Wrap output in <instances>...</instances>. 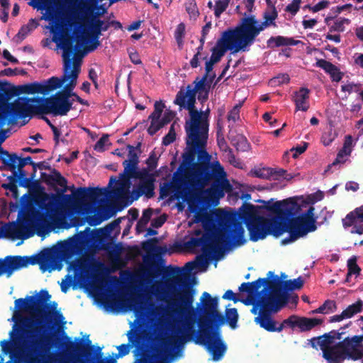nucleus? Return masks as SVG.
Listing matches in <instances>:
<instances>
[{"label":"nucleus","mask_w":363,"mask_h":363,"mask_svg":"<svg viewBox=\"0 0 363 363\" xmlns=\"http://www.w3.org/2000/svg\"><path fill=\"white\" fill-rule=\"evenodd\" d=\"M51 172L52 174L41 172V179L48 185H54L56 184L64 187V189L62 190L61 194H52L50 196L47 194H43L38 202V206L41 209L45 210L47 212H53L62 201H67L71 199V195L63 194L66 191L67 179L55 169H52Z\"/></svg>","instance_id":"9d476101"},{"label":"nucleus","mask_w":363,"mask_h":363,"mask_svg":"<svg viewBox=\"0 0 363 363\" xmlns=\"http://www.w3.org/2000/svg\"><path fill=\"white\" fill-rule=\"evenodd\" d=\"M233 145L237 150L246 151L250 147L247 138L242 135H238L235 139L232 140Z\"/></svg>","instance_id":"09e8293b"},{"label":"nucleus","mask_w":363,"mask_h":363,"mask_svg":"<svg viewBox=\"0 0 363 363\" xmlns=\"http://www.w3.org/2000/svg\"><path fill=\"white\" fill-rule=\"evenodd\" d=\"M64 52L62 54L64 60V75H66L67 81L63 89L58 92L69 99L72 95V91L75 88L77 82V78L80 72V65L77 61H73L74 49L71 43L64 44Z\"/></svg>","instance_id":"2eb2a0df"},{"label":"nucleus","mask_w":363,"mask_h":363,"mask_svg":"<svg viewBox=\"0 0 363 363\" xmlns=\"http://www.w3.org/2000/svg\"><path fill=\"white\" fill-rule=\"evenodd\" d=\"M196 101L176 96L174 104L179 106V110L186 109L189 111L190 121L186 122L185 130L189 138H196L199 137L208 136V121L206 117L203 116V111H198L195 109Z\"/></svg>","instance_id":"6e6552de"},{"label":"nucleus","mask_w":363,"mask_h":363,"mask_svg":"<svg viewBox=\"0 0 363 363\" xmlns=\"http://www.w3.org/2000/svg\"><path fill=\"white\" fill-rule=\"evenodd\" d=\"M27 164H30L33 167V172H37V169H50V166L45 161L40 162H35L33 161L30 156L26 157H18L17 160L16 166L20 168H24Z\"/></svg>","instance_id":"f704fd0d"},{"label":"nucleus","mask_w":363,"mask_h":363,"mask_svg":"<svg viewBox=\"0 0 363 363\" xmlns=\"http://www.w3.org/2000/svg\"><path fill=\"white\" fill-rule=\"evenodd\" d=\"M336 303L332 300H326L323 304L315 310L313 311V313H329L335 311Z\"/></svg>","instance_id":"49530a36"},{"label":"nucleus","mask_w":363,"mask_h":363,"mask_svg":"<svg viewBox=\"0 0 363 363\" xmlns=\"http://www.w3.org/2000/svg\"><path fill=\"white\" fill-rule=\"evenodd\" d=\"M344 331L339 332L336 330H332L328 333H325L323 335H320L322 338V341L320 342V349L326 348L330 346V344H332L335 340H340L342 338V335L344 334Z\"/></svg>","instance_id":"e433bc0d"},{"label":"nucleus","mask_w":363,"mask_h":363,"mask_svg":"<svg viewBox=\"0 0 363 363\" xmlns=\"http://www.w3.org/2000/svg\"><path fill=\"white\" fill-rule=\"evenodd\" d=\"M34 23V19L31 18L29 21V23L27 25L23 26L18 33L16 34V38H19L21 40H23L28 34L32 30V26Z\"/></svg>","instance_id":"6e6d98bb"},{"label":"nucleus","mask_w":363,"mask_h":363,"mask_svg":"<svg viewBox=\"0 0 363 363\" xmlns=\"http://www.w3.org/2000/svg\"><path fill=\"white\" fill-rule=\"evenodd\" d=\"M337 344L346 359L357 361L363 358V348H356L350 337L345 338Z\"/></svg>","instance_id":"c85d7f7f"},{"label":"nucleus","mask_w":363,"mask_h":363,"mask_svg":"<svg viewBox=\"0 0 363 363\" xmlns=\"http://www.w3.org/2000/svg\"><path fill=\"white\" fill-rule=\"evenodd\" d=\"M208 136H203L195 138V143L198 145L199 143H203V146H199L197 152L198 162L195 164L193 168L194 175L199 180H202L201 182L209 179L211 176L218 174V170L222 169V166L219 162H211V155L206 150L207 140ZM194 140V138H193Z\"/></svg>","instance_id":"f8f14e48"},{"label":"nucleus","mask_w":363,"mask_h":363,"mask_svg":"<svg viewBox=\"0 0 363 363\" xmlns=\"http://www.w3.org/2000/svg\"><path fill=\"white\" fill-rule=\"evenodd\" d=\"M363 310V301L358 299L355 303L348 306L344 311L347 319L351 318L354 315L362 312Z\"/></svg>","instance_id":"37998d69"},{"label":"nucleus","mask_w":363,"mask_h":363,"mask_svg":"<svg viewBox=\"0 0 363 363\" xmlns=\"http://www.w3.org/2000/svg\"><path fill=\"white\" fill-rule=\"evenodd\" d=\"M152 215V209L150 208L145 209L143 211L142 217L138 220L136 227H135V230H136L137 233L140 234L145 230L146 226H147V223H149Z\"/></svg>","instance_id":"58836bf2"},{"label":"nucleus","mask_w":363,"mask_h":363,"mask_svg":"<svg viewBox=\"0 0 363 363\" xmlns=\"http://www.w3.org/2000/svg\"><path fill=\"white\" fill-rule=\"evenodd\" d=\"M67 76L64 73L60 77H52L48 80L42 82L44 91V95L48 94L50 92L60 88L67 82Z\"/></svg>","instance_id":"473e14b6"},{"label":"nucleus","mask_w":363,"mask_h":363,"mask_svg":"<svg viewBox=\"0 0 363 363\" xmlns=\"http://www.w3.org/2000/svg\"><path fill=\"white\" fill-rule=\"evenodd\" d=\"M228 50L231 51L232 54L248 50L244 48L233 28H228L222 33L221 37L211 49L210 60L215 63L218 62Z\"/></svg>","instance_id":"dca6fc26"},{"label":"nucleus","mask_w":363,"mask_h":363,"mask_svg":"<svg viewBox=\"0 0 363 363\" xmlns=\"http://www.w3.org/2000/svg\"><path fill=\"white\" fill-rule=\"evenodd\" d=\"M18 91L19 94H44V91L43 88L42 82H33L30 84H23L21 86H18Z\"/></svg>","instance_id":"c9c22d12"},{"label":"nucleus","mask_w":363,"mask_h":363,"mask_svg":"<svg viewBox=\"0 0 363 363\" xmlns=\"http://www.w3.org/2000/svg\"><path fill=\"white\" fill-rule=\"evenodd\" d=\"M223 318L232 329H235L237 328L239 316L235 308H226L225 315V317L223 316Z\"/></svg>","instance_id":"c03bdc74"},{"label":"nucleus","mask_w":363,"mask_h":363,"mask_svg":"<svg viewBox=\"0 0 363 363\" xmlns=\"http://www.w3.org/2000/svg\"><path fill=\"white\" fill-rule=\"evenodd\" d=\"M342 225L345 228L352 227V234H363V205L350 212L342 219Z\"/></svg>","instance_id":"b1692460"},{"label":"nucleus","mask_w":363,"mask_h":363,"mask_svg":"<svg viewBox=\"0 0 363 363\" xmlns=\"http://www.w3.org/2000/svg\"><path fill=\"white\" fill-rule=\"evenodd\" d=\"M37 172H32L29 177L21 178L18 180V185L24 188H36L39 186V182L35 180Z\"/></svg>","instance_id":"a18cd8bd"},{"label":"nucleus","mask_w":363,"mask_h":363,"mask_svg":"<svg viewBox=\"0 0 363 363\" xmlns=\"http://www.w3.org/2000/svg\"><path fill=\"white\" fill-rule=\"evenodd\" d=\"M185 24L184 23H180L177 26L174 31V38L180 47L183 44V38L185 35Z\"/></svg>","instance_id":"864d4df0"},{"label":"nucleus","mask_w":363,"mask_h":363,"mask_svg":"<svg viewBox=\"0 0 363 363\" xmlns=\"http://www.w3.org/2000/svg\"><path fill=\"white\" fill-rule=\"evenodd\" d=\"M151 170L147 167L138 169V166L130 168L128 172H123L120 174V180H117L116 177H111L109 180V186L113 183L116 186L108 192L109 197H119L126 194L130 186V179H139L140 182L149 179H155L159 176L157 171L150 173Z\"/></svg>","instance_id":"9b49d317"},{"label":"nucleus","mask_w":363,"mask_h":363,"mask_svg":"<svg viewBox=\"0 0 363 363\" xmlns=\"http://www.w3.org/2000/svg\"><path fill=\"white\" fill-rule=\"evenodd\" d=\"M352 137L350 135H347L345 138V141L343 143V147L340 150L344 154H347V155H350L352 152Z\"/></svg>","instance_id":"e2e57ef3"},{"label":"nucleus","mask_w":363,"mask_h":363,"mask_svg":"<svg viewBox=\"0 0 363 363\" xmlns=\"http://www.w3.org/2000/svg\"><path fill=\"white\" fill-rule=\"evenodd\" d=\"M28 227L24 224H17L16 222H9L0 228V238H28L32 234H25Z\"/></svg>","instance_id":"a878e982"},{"label":"nucleus","mask_w":363,"mask_h":363,"mask_svg":"<svg viewBox=\"0 0 363 363\" xmlns=\"http://www.w3.org/2000/svg\"><path fill=\"white\" fill-rule=\"evenodd\" d=\"M72 101L58 91L49 97L30 98L28 117L34 114H52L54 116H66L72 108Z\"/></svg>","instance_id":"423d86ee"},{"label":"nucleus","mask_w":363,"mask_h":363,"mask_svg":"<svg viewBox=\"0 0 363 363\" xmlns=\"http://www.w3.org/2000/svg\"><path fill=\"white\" fill-rule=\"evenodd\" d=\"M65 338L67 340V342L65 345L66 350L69 352H75L76 354L85 357L87 360L91 361V363L95 362L96 357L101 356V348L100 347H95L93 345H91V340L89 339L86 340V345L89 346V350H87L83 342L82 339H76L77 342H73L71 339L66 336ZM97 363H116V357H108L104 358L99 361Z\"/></svg>","instance_id":"f3484780"},{"label":"nucleus","mask_w":363,"mask_h":363,"mask_svg":"<svg viewBox=\"0 0 363 363\" xmlns=\"http://www.w3.org/2000/svg\"><path fill=\"white\" fill-rule=\"evenodd\" d=\"M17 158L16 153H10L7 150L0 146V161L3 163V167H0L1 170L6 169L7 166L13 167V164L15 159Z\"/></svg>","instance_id":"ea45409f"},{"label":"nucleus","mask_w":363,"mask_h":363,"mask_svg":"<svg viewBox=\"0 0 363 363\" xmlns=\"http://www.w3.org/2000/svg\"><path fill=\"white\" fill-rule=\"evenodd\" d=\"M230 0H217L214 6V15L216 17L219 18L222 13H223L228 8Z\"/></svg>","instance_id":"603ef678"},{"label":"nucleus","mask_w":363,"mask_h":363,"mask_svg":"<svg viewBox=\"0 0 363 363\" xmlns=\"http://www.w3.org/2000/svg\"><path fill=\"white\" fill-rule=\"evenodd\" d=\"M301 0H293L291 3L288 4L285 9V11L290 13L291 15L297 13L300 9Z\"/></svg>","instance_id":"69168bd1"},{"label":"nucleus","mask_w":363,"mask_h":363,"mask_svg":"<svg viewBox=\"0 0 363 363\" xmlns=\"http://www.w3.org/2000/svg\"><path fill=\"white\" fill-rule=\"evenodd\" d=\"M89 230V228L87 227L84 231H82L78 235L63 241L60 244V247L64 255L65 256L67 253L75 252L87 238Z\"/></svg>","instance_id":"bb28decb"},{"label":"nucleus","mask_w":363,"mask_h":363,"mask_svg":"<svg viewBox=\"0 0 363 363\" xmlns=\"http://www.w3.org/2000/svg\"><path fill=\"white\" fill-rule=\"evenodd\" d=\"M118 225V221L115 220L104 228L96 229L95 237L101 242L102 240L106 239L110 237L111 232L116 226Z\"/></svg>","instance_id":"a19ab883"},{"label":"nucleus","mask_w":363,"mask_h":363,"mask_svg":"<svg viewBox=\"0 0 363 363\" xmlns=\"http://www.w3.org/2000/svg\"><path fill=\"white\" fill-rule=\"evenodd\" d=\"M51 295L47 290H41L40 296H28L26 298H18L15 301V308L18 310H33L38 313L43 312L45 303L50 301Z\"/></svg>","instance_id":"4be33fe9"},{"label":"nucleus","mask_w":363,"mask_h":363,"mask_svg":"<svg viewBox=\"0 0 363 363\" xmlns=\"http://www.w3.org/2000/svg\"><path fill=\"white\" fill-rule=\"evenodd\" d=\"M323 323V320L320 318L298 317L295 315H290L288 318L284 320V323H286V325L292 328L298 327L301 332L309 331Z\"/></svg>","instance_id":"393cba45"},{"label":"nucleus","mask_w":363,"mask_h":363,"mask_svg":"<svg viewBox=\"0 0 363 363\" xmlns=\"http://www.w3.org/2000/svg\"><path fill=\"white\" fill-rule=\"evenodd\" d=\"M16 325V331L25 334L30 339V344L22 350V357L26 363H39L43 354L45 352L50 345V336L48 334V330L45 324L40 320L35 323L38 327L30 328L34 323L31 317L23 316L21 314H16L13 318Z\"/></svg>","instance_id":"f03ea898"},{"label":"nucleus","mask_w":363,"mask_h":363,"mask_svg":"<svg viewBox=\"0 0 363 363\" xmlns=\"http://www.w3.org/2000/svg\"><path fill=\"white\" fill-rule=\"evenodd\" d=\"M268 172H270V175L272 177H275V179H278L280 177H284L286 179H290L291 178V176L286 174V171L284 169H267Z\"/></svg>","instance_id":"338daca9"},{"label":"nucleus","mask_w":363,"mask_h":363,"mask_svg":"<svg viewBox=\"0 0 363 363\" xmlns=\"http://www.w3.org/2000/svg\"><path fill=\"white\" fill-rule=\"evenodd\" d=\"M270 25L267 21L259 23L255 16H249L242 18L240 23L233 29L247 49L255 43L259 34Z\"/></svg>","instance_id":"ddd939ff"},{"label":"nucleus","mask_w":363,"mask_h":363,"mask_svg":"<svg viewBox=\"0 0 363 363\" xmlns=\"http://www.w3.org/2000/svg\"><path fill=\"white\" fill-rule=\"evenodd\" d=\"M301 40H294L293 38H288L281 35L271 37L267 40L268 47H281L288 45H297Z\"/></svg>","instance_id":"72a5a7b5"},{"label":"nucleus","mask_w":363,"mask_h":363,"mask_svg":"<svg viewBox=\"0 0 363 363\" xmlns=\"http://www.w3.org/2000/svg\"><path fill=\"white\" fill-rule=\"evenodd\" d=\"M206 201L199 200L198 198H192L188 203L189 211L194 213V222L196 223H201L205 230H210L215 226L216 222L218 223L217 216L215 218L213 214L207 212L206 209L203 208ZM223 211H218L216 216Z\"/></svg>","instance_id":"6ab92c4d"},{"label":"nucleus","mask_w":363,"mask_h":363,"mask_svg":"<svg viewBox=\"0 0 363 363\" xmlns=\"http://www.w3.org/2000/svg\"><path fill=\"white\" fill-rule=\"evenodd\" d=\"M242 106L241 104L235 105L228 113V120L237 121L240 118V109Z\"/></svg>","instance_id":"680f3d73"},{"label":"nucleus","mask_w":363,"mask_h":363,"mask_svg":"<svg viewBox=\"0 0 363 363\" xmlns=\"http://www.w3.org/2000/svg\"><path fill=\"white\" fill-rule=\"evenodd\" d=\"M350 21L345 18H337L329 28L330 32H343L345 24H349Z\"/></svg>","instance_id":"8fccbe9b"},{"label":"nucleus","mask_w":363,"mask_h":363,"mask_svg":"<svg viewBox=\"0 0 363 363\" xmlns=\"http://www.w3.org/2000/svg\"><path fill=\"white\" fill-rule=\"evenodd\" d=\"M18 159V156L17 155V158L14 160L13 166H7L6 169L10 170L12 173H16L18 180L21 178H24L26 177V172L23 169V168H20L16 166L17 160Z\"/></svg>","instance_id":"13d9d810"},{"label":"nucleus","mask_w":363,"mask_h":363,"mask_svg":"<svg viewBox=\"0 0 363 363\" xmlns=\"http://www.w3.org/2000/svg\"><path fill=\"white\" fill-rule=\"evenodd\" d=\"M321 350L323 357L328 363H342V361L346 359L337 343L326 348H322Z\"/></svg>","instance_id":"2f4dec72"},{"label":"nucleus","mask_w":363,"mask_h":363,"mask_svg":"<svg viewBox=\"0 0 363 363\" xmlns=\"http://www.w3.org/2000/svg\"><path fill=\"white\" fill-rule=\"evenodd\" d=\"M281 201L294 203L298 206L297 212L294 215L286 220L280 219L285 229L284 233H289V236L281 240L283 245L293 242L317 230V217L315 216V208L313 206H309L305 212L301 213V206L294 198L284 199Z\"/></svg>","instance_id":"20e7f679"},{"label":"nucleus","mask_w":363,"mask_h":363,"mask_svg":"<svg viewBox=\"0 0 363 363\" xmlns=\"http://www.w3.org/2000/svg\"><path fill=\"white\" fill-rule=\"evenodd\" d=\"M89 38L91 41V45L87 48V51L91 52L94 51L97 48V47L100 45V42L99 41V38L101 35V28H96L94 27L89 26Z\"/></svg>","instance_id":"79ce46f5"},{"label":"nucleus","mask_w":363,"mask_h":363,"mask_svg":"<svg viewBox=\"0 0 363 363\" xmlns=\"http://www.w3.org/2000/svg\"><path fill=\"white\" fill-rule=\"evenodd\" d=\"M172 193H174L172 198L177 199H182L187 203L193 198V189L188 182L179 175V172L173 174L172 180L169 182H164L160 185V199H164Z\"/></svg>","instance_id":"4468645a"},{"label":"nucleus","mask_w":363,"mask_h":363,"mask_svg":"<svg viewBox=\"0 0 363 363\" xmlns=\"http://www.w3.org/2000/svg\"><path fill=\"white\" fill-rule=\"evenodd\" d=\"M310 90L306 87H301L294 93L293 101L296 105V111H307L309 108Z\"/></svg>","instance_id":"7c9ffc66"},{"label":"nucleus","mask_w":363,"mask_h":363,"mask_svg":"<svg viewBox=\"0 0 363 363\" xmlns=\"http://www.w3.org/2000/svg\"><path fill=\"white\" fill-rule=\"evenodd\" d=\"M186 143L187 151L183 154V160L176 172H179V175L184 178L190 185H192L198 179L194 175L193 168H194L195 164H197L195 162V157L199 145H198L197 143H195V140L189 137L186 138ZM199 144L200 146L203 145V142Z\"/></svg>","instance_id":"a211bd4d"},{"label":"nucleus","mask_w":363,"mask_h":363,"mask_svg":"<svg viewBox=\"0 0 363 363\" xmlns=\"http://www.w3.org/2000/svg\"><path fill=\"white\" fill-rule=\"evenodd\" d=\"M155 179H149L140 182L138 187L147 199L152 198L155 196Z\"/></svg>","instance_id":"4c0bfd02"},{"label":"nucleus","mask_w":363,"mask_h":363,"mask_svg":"<svg viewBox=\"0 0 363 363\" xmlns=\"http://www.w3.org/2000/svg\"><path fill=\"white\" fill-rule=\"evenodd\" d=\"M304 284V281L301 277H298L294 279H289L286 281H281L277 275H273L269 279V290L267 294H285L287 296V301L289 300V295L288 291L301 289Z\"/></svg>","instance_id":"aec40b11"},{"label":"nucleus","mask_w":363,"mask_h":363,"mask_svg":"<svg viewBox=\"0 0 363 363\" xmlns=\"http://www.w3.org/2000/svg\"><path fill=\"white\" fill-rule=\"evenodd\" d=\"M290 81V77L288 74H280L278 76L272 78L270 80L272 85L279 86L284 84H287Z\"/></svg>","instance_id":"bf43d9fd"},{"label":"nucleus","mask_w":363,"mask_h":363,"mask_svg":"<svg viewBox=\"0 0 363 363\" xmlns=\"http://www.w3.org/2000/svg\"><path fill=\"white\" fill-rule=\"evenodd\" d=\"M315 66L322 68L328 74L330 73L331 71L335 70V67H337L323 59L318 60L315 63Z\"/></svg>","instance_id":"4d7b16f0"},{"label":"nucleus","mask_w":363,"mask_h":363,"mask_svg":"<svg viewBox=\"0 0 363 363\" xmlns=\"http://www.w3.org/2000/svg\"><path fill=\"white\" fill-rule=\"evenodd\" d=\"M274 275V272L269 271L267 273V277L266 278H259L257 280L252 282H244L242 283L240 287L239 291L240 292H246L248 294V296L252 297L255 296L258 289L263 285H266L264 288L267 290H269V279H271Z\"/></svg>","instance_id":"cd10ccee"},{"label":"nucleus","mask_w":363,"mask_h":363,"mask_svg":"<svg viewBox=\"0 0 363 363\" xmlns=\"http://www.w3.org/2000/svg\"><path fill=\"white\" fill-rule=\"evenodd\" d=\"M164 107V104L161 101H156L154 104V111L150 115L149 119L159 121Z\"/></svg>","instance_id":"3c124183"},{"label":"nucleus","mask_w":363,"mask_h":363,"mask_svg":"<svg viewBox=\"0 0 363 363\" xmlns=\"http://www.w3.org/2000/svg\"><path fill=\"white\" fill-rule=\"evenodd\" d=\"M184 6L190 18L195 20L199 16L200 13L195 0H187Z\"/></svg>","instance_id":"de8ad7c7"},{"label":"nucleus","mask_w":363,"mask_h":363,"mask_svg":"<svg viewBox=\"0 0 363 363\" xmlns=\"http://www.w3.org/2000/svg\"><path fill=\"white\" fill-rule=\"evenodd\" d=\"M53 260L54 255L50 250L43 252L39 255H8L4 258H0V277L6 274V277L9 278L15 271L36 264H40V269L45 272Z\"/></svg>","instance_id":"0eeeda50"},{"label":"nucleus","mask_w":363,"mask_h":363,"mask_svg":"<svg viewBox=\"0 0 363 363\" xmlns=\"http://www.w3.org/2000/svg\"><path fill=\"white\" fill-rule=\"evenodd\" d=\"M216 77V74H213L209 77H206V75H203L201 78L197 77L194 81L193 84L194 87L189 84L186 87V89H181L176 94L177 96L184 97L186 99H191L196 101V94L198 91H210L211 84Z\"/></svg>","instance_id":"412c9836"},{"label":"nucleus","mask_w":363,"mask_h":363,"mask_svg":"<svg viewBox=\"0 0 363 363\" xmlns=\"http://www.w3.org/2000/svg\"><path fill=\"white\" fill-rule=\"evenodd\" d=\"M259 299L256 302L257 306H260L259 315L255 318V322L265 330L274 333L283 330L286 323L284 321L279 324L272 316V313L278 312L287 303V296L285 294H267L264 288L258 294Z\"/></svg>","instance_id":"39448f33"},{"label":"nucleus","mask_w":363,"mask_h":363,"mask_svg":"<svg viewBox=\"0 0 363 363\" xmlns=\"http://www.w3.org/2000/svg\"><path fill=\"white\" fill-rule=\"evenodd\" d=\"M347 277H351L352 274L359 275L360 268L357 264V259L355 257L350 258L347 262Z\"/></svg>","instance_id":"5fc2aeb1"},{"label":"nucleus","mask_w":363,"mask_h":363,"mask_svg":"<svg viewBox=\"0 0 363 363\" xmlns=\"http://www.w3.org/2000/svg\"><path fill=\"white\" fill-rule=\"evenodd\" d=\"M140 147V142L138 143L136 146L127 145L126 147L128 150V159L123 162V166L124 167L123 172H128L130 168L138 166L140 162L139 157L141 154Z\"/></svg>","instance_id":"c756f323"},{"label":"nucleus","mask_w":363,"mask_h":363,"mask_svg":"<svg viewBox=\"0 0 363 363\" xmlns=\"http://www.w3.org/2000/svg\"><path fill=\"white\" fill-rule=\"evenodd\" d=\"M218 174L211 177V178L204 182L202 180L197 179L194 184L191 185L193 189V198H198L199 200L206 201L203 196L204 188L212 182L211 186L206 190V194L211 198L219 199L225 196V192L232 191V186L226 178V173L224 168L218 170Z\"/></svg>","instance_id":"1a4fd4ad"},{"label":"nucleus","mask_w":363,"mask_h":363,"mask_svg":"<svg viewBox=\"0 0 363 363\" xmlns=\"http://www.w3.org/2000/svg\"><path fill=\"white\" fill-rule=\"evenodd\" d=\"M176 139V133L174 130V125H172L168 133L162 138V144L164 145H169L172 143Z\"/></svg>","instance_id":"052dcab7"},{"label":"nucleus","mask_w":363,"mask_h":363,"mask_svg":"<svg viewBox=\"0 0 363 363\" xmlns=\"http://www.w3.org/2000/svg\"><path fill=\"white\" fill-rule=\"evenodd\" d=\"M158 158L156 156L155 152H152L148 158L146 160L145 163L147 164V168L153 171L157 166Z\"/></svg>","instance_id":"0e129e2a"},{"label":"nucleus","mask_w":363,"mask_h":363,"mask_svg":"<svg viewBox=\"0 0 363 363\" xmlns=\"http://www.w3.org/2000/svg\"><path fill=\"white\" fill-rule=\"evenodd\" d=\"M18 95V86L0 82V128L6 123L16 124L18 118L28 117L30 98L19 96L13 102H8L12 97Z\"/></svg>","instance_id":"7ed1b4c3"},{"label":"nucleus","mask_w":363,"mask_h":363,"mask_svg":"<svg viewBox=\"0 0 363 363\" xmlns=\"http://www.w3.org/2000/svg\"><path fill=\"white\" fill-rule=\"evenodd\" d=\"M259 199L262 206L244 203L239 213L222 211L217 215L218 231L216 238L205 235L201 238H192L189 246L203 245V252L208 257L223 253L225 250L240 247L247 242L242 221L249 232L252 242L264 239L272 235L277 238L284 233L280 219H288L297 212L294 203Z\"/></svg>","instance_id":"f257e3e1"},{"label":"nucleus","mask_w":363,"mask_h":363,"mask_svg":"<svg viewBox=\"0 0 363 363\" xmlns=\"http://www.w3.org/2000/svg\"><path fill=\"white\" fill-rule=\"evenodd\" d=\"M164 127L163 124L160 121H152L149 128H147V133L150 135H154L160 129Z\"/></svg>","instance_id":"774afa93"},{"label":"nucleus","mask_w":363,"mask_h":363,"mask_svg":"<svg viewBox=\"0 0 363 363\" xmlns=\"http://www.w3.org/2000/svg\"><path fill=\"white\" fill-rule=\"evenodd\" d=\"M105 192L106 189L99 187H79L73 193V196L78 205L86 206L88 201L95 203Z\"/></svg>","instance_id":"5701e85b"}]
</instances>
